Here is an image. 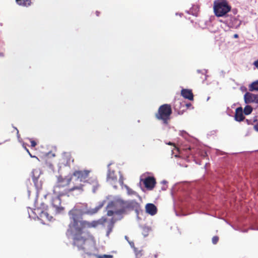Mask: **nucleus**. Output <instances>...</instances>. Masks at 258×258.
<instances>
[{"label":"nucleus","instance_id":"f257e3e1","mask_svg":"<svg viewBox=\"0 0 258 258\" xmlns=\"http://www.w3.org/2000/svg\"><path fill=\"white\" fill-rule=\"evenodd\" d=\"M74 222L70 221L67 235L73 236V246L76 247L79 250H82L87 254H91V250L95 248L96 240L94 237L89 232H85L78 226H74Z\"/></svg>","mask_w":258,"mask_h":258},{"label":"nucleus","instance_id":"f03ea898","mask_svg":"<svg viewBox=\"0 0 258 258\" xmlns=\"http://www.w3.org/2000/svg\"><path fill=\"white\" fill-rule=\"evenodd\" d=\"M70 221L74 222V226H78L83 230L85 228H96L99 225H104L107 221L106 218L102 217L97 221L89 222L83 220V213L77 209H72L69 212Z\"/></svg>","mask_w":258,"mask_h":258},{"label":"nucleus","instance_id":"7ed1b4c3","mask_svg":"<svg viewBox=\"0 0 258 258\" xmlns=\"http://www.w3.org/2000/svg\"><path fill=\"white\" fill-rule=\"evenodd\" d=\"M72 179V176H62L59 175L57 177V182L56 185L53 188L54 194L58 195H67L70 196L72 192L74 190L82 191L83 190L84 185L80 183L77 185H74L71 187L69 186Z\"/></svg>","mask_w":258,"mask_h":258},{"label":"nucleus","instance_id":"20e7f679","mask_svg":"<svg viewBox=\"0 0 258 258\" xmlns=\"http://www.w3.org/2000/svg\"><path fill=\"white\" fill-rule=\"evenodd\" d=\"M172 112L171 105L164 104L159 107L155 116L157 119L161 120L164 124L167 125L170 120Z\"/></svg>","mask_w":258,"mask_h":258},{"label":"nucleus","instance_id":"39448f33","mask_svg":"<svg viewBox=\"0 0 258 258\" xmlns=\"http://www.w3.org/2000/svg\"><path fill=\"white\" fill-rule=\"evenodd\" d=\"M231 9L226 0H216L214 2V12L218 17L224 16L230 11Z\"/></svg>","mask_w":258,"mask_h":258},{"label":"nucleus","instance_id":"423d86ee","mask_svg":"<svg viewBox=\"0 0 258 258\" xmlns=\"http://www.w3.org/2000/svg\"><path fill=\"white\" fill-rule=\"evenodd\" d=\"M91 172V170L88 169L83 170H76L74 171L71 176L72 177H75V179L80 182H85L87 181Z\"/></svg>","mask_w":258,"mask_h":258},{"label":"nucleus","instance_id":"0eeeda50","mask_svg":"<svg viewBox=\"0 0 258 258\" xmlns=\"http://www.w3.org/2000/svg\"><path fill=\"white\" fill-rule=\"evenodd\" d=\"M122 202H125V201L121 200L116 201L115 202H111L110 205L115 208V213L116 215H121L125 214L127 210V208H124Z\"/></svg>","mask_w":258,"mask_h":258},{"label":"nucleus","instance_id":"6e6552de","mask_svg":"<svg viewBox=\"0 0 258 258\" xmlns=\"http://www.w3.org/2000/svg\"><path fill=\"white\" fill-rule=\"evenodd\" d=\"M244 102L246 104L253 102H258V95H255L250 92H246L244 95Z\"/></svg>","mask_w":258,"mask_h":258},{"label":"nucleus","instance_id":"1a4fd4ad","mask_svg":"<svg viewBox=\"0 0 258 258\" xmlns=\"http://www.w3.org/2000/svg\"><path fill=\"white\" fill-rule=\"evenodd\" d=\"M143 182L145 187L150 190L154 187L156 183L155 178L151 176L146 177Z\"/></svg>","mask_w":258,"mask_h":258},{"label":"nucleus","instance_id":"9d476101","mask_svg":"<svg viewBox=\"0 0 258 258\" xmlns=\"http://www.w3.org/2000/svg\"><path fill=\"white\" fill-rule=\"evenodd\" d=\"M107 181L111 183H114L117 180V175L115 173V171L108 169L107 175Z\"/></svg>","mask_w":258,"mask_h":258},{"label":"nucleus","instance_id":"9b49d317","mask_svg":"<svg viewBox=\"0 0 258 258\" xmlns=\"http://www.w3.org/2000/svg\"><path fill=\"white\" fill-rule=\"evenodd\" d=\"M64 195H58L57 194H54V196L52 198L51 204L53 207L55 208L58 210L61 205V200L60 197L64 196Z\"/></svg>","mask_w":258,"mask_h":258},{"label":"nucleus","instance_id":"f8f14e48","mask_svg":"<svg viewBox=\"0 0 258 258\" xmlns=\"http://www.w3.org/2000/svg\"><path fill=\"white\" fill-rule=\"evenodd\" d=\"M75 209L82 212V213H83V215H84V214H87V215L95 214L98 211L100 208L99 207H96L95 208L83 210V209L80 208L78 206H77L74 207L72 209Z\"/></svg>","mask_w":258,"mask_h":258},{"label":"nucleus","instance_id":"ddd939ff","mask_svg":"<svg viewBox=\"0 0 258 258\" xmlns=\"http://www.w3.org/2000/svg\"><path fill=\"white\" fill-rule=\"evenodd\" d=\"M145 210L147 213L152 216L155 215L157 212L156 207L153 204L151 203L146 204Z\"/></svg>","mask_w":258,"mask_h":258},{"label":"nucleus","instance_id":"4468645a","mask_svg":"<svg viewBox=\"0 0 258 258\" xmlns=\"http://www.w3.org/2000/svg\"><path fill=\"white\" fill-rule=\"evenodd\" d=\"M121 203L123 204L124 208H127V210H133L139 206L138 203L135 200L125 201V202H122Z\"/></svg>","mask_w":258,"mask_h":258},{"label":"nucleus","instance_id":"2eb2a0df","mask_svg":"<svg viewBox=\"0 0 258 258\" xmlns=\"http://www.w3.org/2000/svg\"><path fill=\"white\" fill-rule=\"evenodd\" d=\"M181 95L185 99L189 100H194V95L191 90L183 89L181 91Z\"/></svg>","mask_w":258,"mask_h":258},{"label":"nucleus","instance_id":"dca6fc26","mask_svg":"<svg viewBox=\"0 0 258 258\" xmlns=\"http://www.w3.org/2000/svg\"><path fill=\"white\" fill-rule=\"evenodd\" d=\"M235 119L237 121H241L244 120V116L243 114V109L241 107H239L236 109L235 114Z\"/></svg>","mask_w":258,"mask_h":258},{"label":"nucleus","instance_id":"f3484780","mask_svg":"<svg viewBox=\"0 0 258 258\" xmlns=\"http://www.w3.org/2000/svg\"><path fill=\"white\" fill-rule=\"evenodd\" d=\"M62 159L66 162V165L70 166L71 162H74V159L70 153H64Z\"/></svg>","mask_w":258,"mask_h":258},{"label":"nucleus","instance_id":"a211bd4d","mask_svg":"<svg viewBox=\"0 0 258 258\" xmlns=\"http://www.w3.org/2000/svg\"><path fill=\"white\" fill-rule=\"evenodd\" d=\"M232 23H229V26L232 28H237L240 25V22L236 18H233L231 19Z\"/></svg>","mask_w":258,"mask_h":258},{"label":"nucleus","instance_id":"6ab92c4d","mask_svg":"<svg viewBox=\"0 0 258 258\" xmlns=\"http://www.w3.org/2000/svg\"><path fill=\"white\" fill-rule=\"evenodd\" d=\"M17 3L22 6L28 7L31 4V0H16Z\"/></svg>","mask_w":258,"mask_h":258},{"label":"nucleus","instance_id":"aec40b11","mask_svg":"<svg viewBox=\"0 0 258 258\" xmlns=\"http://www.w3.org/2000/svg\"><path fill=\"white\" fill-rule=\"evenodd\" d=\"M249 90L250 91H258V80L252 82L249 86Z\"/></svg>","mask_w":258,"mask_h":258},{"label":"nucleus","instance_id":"412c9836","mask_svg":"<svg viewBox=\"0 0 258 258\" xmlns=\"http://www.w3.org/2000/svg\"><path fill=\"white\" fill-rule=\"evenodd\" d=\"M115 221L114 220L113 218H112L111 220L110 221L109 223H108V225L107 226L108 230L107 234V235H109V233L112 231L113 227L114 226Z\"/></svg>","mask_w":258,"mask_h":258},{"label":"nucleus","instance_id":"4be33fe9","mask_svg":"<svg viewBox=\"0 0 258 258\" xmlns=\"http://www.w3.org/2000/svg\"><path fill=\"white\" fill-rule=\"evenodd\" d=\"M252 111V107L250 105H247L244 107V110H243V113L245 115H249L251 113Z\"/></svg>","mask_w":258,"mask_h":258},{"label":"nucleus","instance_id":"5701e85b","mask_svg":"<svg viewBox=\"0 0 258 258\" xmlns=\"http://www.w3.org/2000/svg\"><path fill=\"white\" fill-rule=\"evenodd\" d=\"M125 187L126 189L127 193L128 195H136L138 197L139 196L136 191H134L132 189L130 188L128 186L125 185Z\"/></svg>","mask_w":258,"mask_h":258},{"label":"nucleus","instance_id":"b1692460","mask_svg":"<svg viewBox=\"0 0 258 258\" xmlns=\"http://www.w3.org/2000/svg\"><path fill=\"white\" fill-rule=\"evenodd\" d=\"M32 180H33V182L34 183L35 185L36 186H37V181H38V177H36L35 175V170H33L32 172Z\"/></svg>","mask_w":258,"mask_h":258},{"label":"nucleus","instance_id":"393cba45","mask_svg":"<svg viewBox=\"0 0 258 258\" xmlns=\"http://www.w3.org/2000/svg\"><path fill=\"white\" fill-rule=\"evenodd\" d=\"M40 216L41 217H45L46 219L50 220L48 217V214L45 211H41Z\"/></svg>","mask_w":258,"mask_h":258},{"label":"nucleus","instance_id":"a878e982","mask_svg":"<svg viewBox=\"0 0 258 258\" xmlns=\"http://www.w3.org/2000/svg\"><path fill=\"white\" fill-rule=\"evenodd\" d=\"M97 258H112V255H107V254H104V255H96Z\"/></svg>","mask_w":258,"mask_h":258},{"label":"nucleus","instance_id":"bb28decb","mask_svg":"<svg viewBox=\"0 0 258 258\" xmlns=\"http://www.w3.org/2000/svg\"><path fill=\"white\" fill-rule=\"evenodd\" d=\"M219 240V237L217 236H215L212 238V242L213 244H216Z\"/></svg>","mask_w":258,"mask_h":258},{"label":"nucleus","instance_id":"cd10ccee","mask_svg":"<svg viewBox=\"0 0 258 258\" xmlns=\"http://www.w3.org/2000/svg\"><path fill=\"white\" fill-rule=\"evenodd\" d=\"M30 141L31 147H35L36 146L37 143L34 140H33L32 139H30Z\"/></svg>","mask_w":258,"mask_h":258},{"label":"nucleus","instance_id":"c85d7f7f","mask_svg":"<svg viewBox=\"0 0 258 258\" xmlns=\"http://www.w3.org/2000/svg\"><path fill=\"white\" fill-rule=\"evenodd\" d=\"M114 214H115V211H113L112 210H108L107 211V215L108 216H112Z\"/></svg>","mask_w":258,"mask_h":258},{"label":"nucleus","instance_id":"c756f323","mask_svg":"<svg viewBox=\"0 0 258 258\" xmlns=\"http://www.w3.org/2000/svg\"><path fill=\"white\" fill-rule=\"evenodd\" d=\"M253 128L255 131L258 132V123L254 125Z\"/></svg>","mask_w":258,"mask_h":258},{"label":"nucleus","instance_id":"7c9ffc66","mask_svg":"<svg viewBox=\"0 0 258 258\" xmlns=\"http://www.w3.org/2000/svg\"><path fill=\"white\" fill-rule=\"evenodd\" d=\"M254 65L255 66L256 68L258 69V60L254 62Z\"/></svg>","mask_w":258,"mask_h":258},{"label":"nucleus","instance_id":"2f4dec72","mask_svg":"<svg viewBox=\"0 0 258 258\" xmlns=\"http://www.w3.org/2000/svg\"><path fill=\"white\" fill-rule=\"evenodd\" d=\"M28 154L30 155V156L31 158H36V159H38V158H37L36 156L32 155V154L30 153V152L28 153Z\"/></svg>","mask_w":258,"mask_h":258},{"label":"nucleus","instance_id":"473e14b6","mask_svg":"<svg viewBox=\"0 0 258 258\" xmlns=\"http://www.w3.org/2000/svg\"><path fill=\"white\" fill-rule=\"evenodd\" d=\"M119 182H120V183L121 184H123V179H119Z\"/></svg>","mask_w":258,"mask_h":258},{"label":"nucleus","instance_id":"72a5a7b5","mask_svg":"<svg viewBox=\"0 0 258 258\" xmlns=\"http://www.w3.org/2000/svg\"><path fill=\"white\" fill-rule=\"evenodd\" d=\"M234 38H238V35L237 34H235L234 35Z\"/></svg>","mask_w":258,"mask_h":258},{"label":"nucleus","instance_id":"f704fd0d","mask_svg":"<svg viewBox=\"0 0 258 258\" xmlns=\"http://www.w3.org/2000/svg\"><path fill=\"white\" fill-rule=\"evenodd\" d=\"M167 144L169 145H173L174 146H175L174 144H173L172 143L170 142L169 143H168ZM174 147H175V146H174Z\"/></svg>","mask_w":258,"mask_h":258},{"label":"nucleus","instance_id":"c9c22d12","mask_svg":"<svg viewBox=\"0 0 258 258\" xmlns=\"http://www.w3.org/2000/svg\"><path fill=\"white\" fill-rule=\"evenodd\" d=\"M4 54L3 52H0V56H4Z\"/></svg>","mask_w":258,"mask_h":258},{"label":"nucleus","instance_id":"e433bc0d","mask_svg":"<svg viewBox=\"0 0 258 258\" xmlns=\"http://www.w3.org/2000/svg\"><path fill=\"white\" fill-rule=\"evenodd\" d=\"M25 150H26L27 152L28 153L29 152V150L26 148L25 147Z\"/></svg>","mask_w":258,"mask_h":258},{"label":"nucleus","instance_id":"4c0bfd02","mask_svg":"<svg viewBox=\"0 0 258 258\" xmlns=\"http://www.w3.org/2000/svg\"><path fill=\"white\" fill-rule=\"evenodd\" d=\"M25 150H26L27 152L28 153L29 152V150L26 148L25 147Z\"/></svg>","mask_w":258,"mask_h":258},{"label":"nucleus","instance_id":"58836bf2","mask_svg":"<svg viewBox=\"0 0 258 258\" xmlns=\"http://www.w3.org/2000/svg\"><path fill=\"white\" fill-rule=\"evenodd\" d=\"M96 15H97V16H99V12H98V11H96Z\"/></svg>","mask_w":258,"mask_h":258},{"label":"nucleus","instance_id":"ea45409f","mask_svg":"<svg viewBox=\"0 0 258 258\" xmlns=\"http://www.w3.org/2000/svg\"><path fill=\"white\" fill-rule=\"evenodd\" d=\"M190 105V104H186V105H187V106H189V105Z\"/></svg>","mask_w":258,"mask_h":258}]
</instances>
